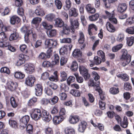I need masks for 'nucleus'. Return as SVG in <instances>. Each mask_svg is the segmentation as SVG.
Instances as JSON below:
<instances>
[{
	"label": "nucleus",
	"mask_w": 134,
	"mask_h": 134,
	"mask_svg": "<svg viewBox=\"0 0 134 134\" xmlns=\"http://www.w3.org/2000/svg\"><path fill=\"white\" fill-rule=\"evenodd\" d=\"M65 88H67L68 89V86H66L65 83H62L60 85V90L58 91V96L60 97V99L62 100H65L67 97L66 93L62 92V91L65 89Z\"/></svg>",
	"instance_id": "obj_1"
},
{
	"label": "nucleus",
	"mask_w": 134,
	"mask_h": 134,
	"mask_svg": "<svg viewBox=\"0 0 134 134\" xmlns=\"http://www.w3.org/2000/svg\"><path fill=\"white\" fill-rule=\"evenodd\" d=\"M42 112L41 113L40 109L36 108L32 110L31 116L33 119L37 120L42 117Z\"/></svg>",
	"instance_id": "obj_2"
},
{
	"label": "nucleus",
	"mask_w": 134,
	"mask_h": 134,
	"mask_svg": "<svg viewBox=\"0 0 134 134\" xmlns=\"http://www.w3.org/2000/svg\"><path fill=\"white\" fill-rule=\"evenodd\" d=\"M79 69L80 74L83 76L85 79H89L90 75L88 73V70L83 65H81L79 66Z\"/></svg>",
	"instance_id": "obj_3"
},
{
	"label": "nucleus",
	"mask_w": 134,
	"mask_h": 134,
	"mask_svg": "<svg viewBox=\"0 0 134 134\" xmlns=\"http://www.w3.org/2000/svg\"><path fill=\"white\" fill-rule=\"evenodd\" d=\"M100 83V82L99 81H97V83H95L94 82H93L92 83V86L96 87L95 90L99 93L100 99L101 100H103L104 99L105 95L103 94L102 91L99 86Z\"/></svg>",
	"instance_id": "obj_4"
},
{
	"label": "nucleus",
	"mask_w": 134,
	"mask_h": 134,
	"mask_svg": "<svg viewBox=\"0 0 134 134\" xmlns=\"http://www.w3.org/2000/svg\"><path fill=\"white\" fill-rule=\"evenodd\" d=\"M25 71L27 74H31L35 70V66L32 64L30 63H26L25 65Z\"/></svg>",
	"instance_id": "obj_5"
},
{
	"label": "nucleus",
	"mask_w": 134,
	"mask_h": 134,
	"mask_svg": "<svg viewBox=\"0 0 134 134\" xmlns=\"http://www.w3.org/2000/svg\"><path fill=\"white\" fill-rule=\"evenodd\" d=\"M35 80V78L34 76L32 75H29L26 78L25 83L27 85L32 86Z\"/></svg>",
	"instance_id": "obj_6"
},
{
	"label": "nucleus",
	"mask_w": 134,
	"mask_h": 134,
	"mask_svg": "<svg viewBox=\"0 0 134 134\" xmlns=\"http://www.w3.org/2000/svg\"><path fill=\"white\" fill-rule=\"evenodd\" d=\"M70 21L71 25L70 28L74 33V29H77L79 27V24L78 21L76 20H74L72 18L70 19Z\"/></svg>",
	"instance_id": "obj_7"
},
{
	"label": "nucleus",
	"mask_w": 134,
	"mask_h": 134,
	"mask_svg": "<svg viewBox=\"0 0 134 134\" xmlns=\"http://www.w3.org/2000/svg\"><path fill=\"white\" fill-rule=\"evenodd\" d=\"M131 57L130 55H129L126 57L123 58H120V60L121 61L122 65L125 66L131 62Z\"/></svg>",
	"instance_id": "obj_8"
},
{
	"label": "nucleus",
	"mask_w": 134,
	"mask_h": 134,
	"mask_svg": "<svg viewBox=\"0 0 134 134\" xmlns=\"http://www.w3.org/2000/svg\"><path fill=\"white\" fill-rule=\"evenodd\" d=\"M7 86L9 90L12 91H13L17 88V84L16 82H14L12 81H9L7 83Z\"/></svg>",
	"instance_id": "obj_9"
},
{
	"label": "nucleus",
	"mask_w": 134,
	"mask_h": 134,
	"mask_svg": "<svg viewBox=\"0 0 134 134\" xmlns=\"http://www.w3.org/2000/svg\"><path fill=\"white\" fill-rule=\"evenodd\" d=\"M42 117L43 119L46 122H48L50 121L52 119L51 115L49 114H47L46 110L42 111Z\"/></svg>",
	"instance_id": "obj_10"
},
{
	"label": "nucleus",
	"mask_w": 134,
	"mask_h": 134,
	"mask_svg": "<svg viewBox=\"0 0 134 134\" xmlns=\"http://www.w3.org/2000/svg\"><path fill=\"white\" fill-rule=\"evenodd\" d=\"M30 119L29 116L27 115L23 116L20 120V124L23 127L27 124Z\"/></svg>",
	"instance_id": "obj_11"
},
{
	"label": "nucleus",
	"mask_w": 134,
	"mask_h": 134,
	"mask_svg": "<svg viewBox=\"0 0 134 134\" xmlns=\"http://www.w3.org/2000/svg\"><path fill=\"white\" fill-rule=\"evenodd\" d=\"M42 88L41 85L38 84L36 85L35 87V94L36 96H41L42 93Z\"/></svg>",
	"instance_id": "obj_12"
},
{
	"label": "nucleus",
	"mask_w": 134,
	"mask_h": 134,
	"mask_svg": "<svg viewBox=\"0 0 134 134\" xmlns=\"http://www.w3.org/2000/svg\"><path fill=\"white\" fill-rule=\"evenodd\" d=\"M87 124L85 121H81L79 124L78 131L80 132H83L86 128Z\"/></svg>",
	"instance_id": "obj_13"
},
{
	"label": "nucleus",
	"mask_w": 134,
	"mask_h": 134,
	"mask_svg": "<svg viewBox=\"0 0 134 134\" xmlns=\"http://www.w3.org/2000/svg\"><path fill=\"white\" fill-rule=\"evenodd\" d=\"M55 26L57 27H61L65 25L64 22L60 18H57L55 20Z\"/></svg>",
	"instance_id": "obj_14"
},
{
	"label": "nucleus",
	"mask_w": 134,
	"mask_h": 134,
	"mask_svg": "<svg viewBox=\"0 0 134 134\" xmlns=\"http://www.w3.org/2000/svg\"><path fill=\"white\" fill-rule=\"evenodd\" d=\"M79 118L77 116H70L69 119V121L70 123L72 124H75L79 122Z\"/></svg>",
	"instance_id": "obj_15"
},
{
	"label": "nucleus",
	"mask_w": 134,
	"mask_h": 134,
	"mask_svg": "<svg viewBox=\"0 0 134 134\" xmlns=\"http://www.w3.org/2000/svg\"><path fill=\"white\" fill-rule=\"evenodd\" d=\"M127 6L125 3L119 4L117 8L118 11L120 12H123L127 9Z\"/></svg>",
	"instance_id": "obj_16"
},
{
	"label": "nucleus",
	"mask_w": 134,
	"mask_h": 134,
	"mask_svg": "<svg viewBox=\"0 0 134 134\" xmlns=\"http://www.w3.org/2000/svg\"><path fill=\"white\" fill-rule=\"evenodd\" d=\"M35 14L37 16H43L45 14V12L42 8L37 7L35 11Z\"/></svg>",
	"instance_id": "obj_17"
},
{
	"label": "nucleus",
	"mask_w": 134,
	"mask_h": 134,
	"mask_svg": "<svg viewBox=\"0 0 134 134\" xmlns=\"http://www.w3.org/2000/svg\"><path fill=\"white\" fill-rule=\"evenodd\" d=\"M20 19L18 16L14 15L10 18V22L11 24L14 25L15 23H18L20 22Z\"/></svg>",
	"instance_id": "obj_18"
},
{
	"label": "nucleus",
	"mask_w": 134,
	"mask_h": 134,
	"mask_svg": "<svg viewBox=\"0 0 134 134\" xmlns=\"http://www.w3.org/2000/svg\"><path fill=\"white\" fill-rule=\"evenodd\" d=\"M106 26L107 30L109 32H113L115 31V27L110 22H107Z\"/></svg>",
	"instance_id": "obj_19"
},
{
	"label": "nucleus",
	"mask_w": 134,
	"mask_h": 134,
	"mask_svg": "<svg viewBox=\"0 0 134 134\" xmlns=\"http://www.w3.org/2000/svg\"><path fill=\"white\" fill-rule=\"evenodd\" d=\"M86 9L87 11L89 13H94L95 12L94 8L92 7L91 4H89L86 5Z\"/></svg>",
	"instance_id": "obj_20"
},
{
	"label": "nucleus",
	"mask_w": 134,
	"mask_h": 134,
	"mask_svg": "<svg viewBox=\"0 0 134 134\" xmlns=\"http://www.w3.org/2000/svg\"><path fill=\"white\" fill-rule=\"evenodd\" d=\"M63 120L62 117L60 116H55L53 118V122L55 125L59 124Z\"/></svg>",
	"instance_id": "obj_21"
},
{
	"label": "nucleus",
	"mask_w": 134,
	"mask_h": 134,
	"mask_svg": "<svg viewBox=\"0 0 134 134\" xmlns=\"http://www.w3.org/2000/svg\"><path fill=\"white\" fill-rule=\"evenodd\" d=\"M92 75L94 78L95 81H96L95 82L93 80L92 81V82L91 83V85L92 86V83H93V82H94L95 83H97V81H99H99H98L100 78V76L95 71H93L92 72Z\"/></svg>",
	"instance_id": "obj_22"
},
{
	"label": "nucleus",
	"mask_w": 134,
	"mask_h": 134,
	"mask_svg": "<svg viewBox=\"0 0 134 134\" xmlns=\"http://www.w3.org/2000/svg\"><path fill=\"white\" fill-rule=\"evenodd\" d=\"M79 38L78 39V42L82 44L84 42L85 40V38L83 32L80 31L79 35Z\"/></svg>",
	"instance_id": "obj_23"
},
{
	"label": "nucleus",
	"mask_w": 134,
	"mask_h": 134,
	"mask_svg": "<svg viewBox=\"0 0 134 134\" xmlns=\"http://www.w3.org/2000/svg\"><path fill=\"white\" fill-rule=\"evenodd\" d=\"M19 37V35L16 32L11 34L10 36L9 39L10 41H12L17 40Z\"/></svg>",
	"instance_id": "obj_24"
},
{
	"label": "nucleus",
	"mask_w": 134,
	"mask_h": 134,
	"mask_svg": "<svg viewBox=\"0 0 134 134\" xmlns=\"http://www.w3.org/2000/svg\"><path fill=\"white\" fill-rule=\"evenodd\" d=\"M81 54L82 53L80 50L78 49L74 50L72 53L73 56L75 58H78L81 56Z\"/></svg>",
	"instance_id": "obj_25"
},
{
	"label": "nucleus",
	"mask_w": 134,
	"mask_h": 134,
	"mask_svg": "<svg viewBox=\"0 0 134 134\" xmlns=\"http://www.w3.org/2000/svg\"><path fill=\"white\" fill-rule=\"evenodd\" d=\"M127 43L129 46H132L133 43L134 38L133 37H127L126 38Z\"/></svg>",
	"instance_id": "obj_26"
},
{
	"label": "nucleus",
	"mask_w": 134,
	"mask_h": 134,
	"mask_svg": "<svg viewBox=\"0 0 134 134\" xmlns=\"http://www.w3.org/2000/svg\"><path fill=\"white\" fill-rule=\"evenodd\" d=\"M70 32V29L69 26L66 25H64L63 27L62 33L63 34L68 35Z\"/></svg>",
	"instance_id": "obj_27"
},
{
	"label": "nucleus",
	"mask_w": 134,
	"mask_h": 134,
	"mask_svg": "<svg viewBox=\"0 0 134 134\" xmlns=\"http://www.w3.org/2000/svg\"><path fill=\"white\" fill-rule=\"evenodd\" d=\"M60 76L62 78V79L60 80V81H64L66 80L67 77V74L65 71H61L60 72Z\"/></svg>",
	"instance_id": "obj_28"
},
{
	"label": "nucleus",
	"mask_w": 134,
	"mask_h": 134,
	"mask_svg": "<svg viewBox=\"0 0 134 134\" xmlns=\"http://www.w3.org/2000/svg\"><path fill=\"white\" fill-rule=\"evenodd\" d=\"M65 134H74L75 131L74 129L71 127H68L65 130Z\"/></svg>",
	"instance_id": "obj_29"
},
{
	"label": "nucleus",
	"mask_w": 134,
	"mask_h": 134,
	"mask_svg": "<svg viewBox=\"0 0 134 134\" xmlns=\"http://www.w3.org/2000/svg\"><path fill=\"white\" fill-rule=\"evenodd\" d=\"M78 68V65L76 61H73L71 65V69L72 70L76 71Z\"/></svg>",
	"instance_id": "obj_30"
},
{
	"label": "nucleus",
	"mask_w": 134,
	"mask_h": 134,
	"mask_svg": "<svg viewBox=\"0 0 134 134\" xmlns=\"http://www.w3.org/2000/svg\"><path fill=\"white\" fill-rule=\"evenodd\" d=\"M69 13L70 16H76L78 15L76 9L74 8H71L70 9Z\"/></svg>",
	"instance_id": "obj_31"
},
{
	"label": "nucleus",
	"mask_w": 134,
	"mask_h": 134,
	"mask_svg": "<svg viewBox=\"0 0 134 134\" xmlns=\"http://www.w3.org/2000/svg\"><path fill=\"white\" fill-rule=\"evenodd\" d=\"M7 39L6 35L3 32L0 33V42L1 43L5 41Z\"/></svg>",
	"instance_id": "obj_32"
},
{
	"label": "nucleus",
	"mask_w": 134,
	"mask_h": 134,
	"mask_svg": "<svg viewBox=\"0 0 134 134\" xmlns=\"http://www.w3.org/2000/svg\"><path fill=\"white\" fill-rule=\"evenodd\" d=\"M128 122L127 118L126 117H124L123 118V120L122 123H121V126L124 128H126L127 127Z\"/></svg>",
	"instance_id": "obj_33"
},
{
	"label": "nucleus",
	"mask_w": 134,
	"mask_h": 134,
	"mask_svg": "<svg viewBox=\"0 0 134 134\" xmlns=\"http://www.w3.org/2000/svg\"><path fill=\"white\" fill-rule=\"evenodd\" d=\"M125 35L124 34L121 33L118 34L117 36L116 40L119 42H121L124 39Z\"/></svg>",
	"instance_id": "obj_34"
},
{
	"label": "nucleus",
	"mask_w": 134,
	"mask_h": 134,
	"mask_svg": "<svg viewBox=\"0 0 134 134\" xmlns=\"http://www.w3.org/2000/svg\"><path fill=\"white\" fill-rule=\"evenodd\" d=\"M55 18L54 14H50L47 15L45 17V18L48 20L52 21H53Z\"/></svg>",
	"instance_id": "obj_35"
},
{
	"label": "nucleus",
	"mask_w": 134,
	"mask_h": 134,
	"mask_svg": "<svg viewBox=\"0 0 134 134\" xmlns=\"http://www.w3.org/2000/svg\"><path fill=\"white\" fill-rule=\"evenodd\" d=\"M117 76L121 78L124 81H128L129 79V76L126 74H122L118 75Z\"/></svg>",
	"instance_id": "obj_36"
},
{
	"label": "nucleus",
	"mask_w": 134,
	"mask_h": 134,
	"mask_svg": "<svg viewBox=\"0 0 134 134\" xmlns=\"http://www.w3.org/2000/svg\"><path fill=\"white\" fill-rule=\"evenodd\" d=\"M30 26H29L24 25L21 28V30L22 32L24 33H29L30 32Z\"/></svg>",
	"instance_id": "obj_37"
},
{
	"label": "nucleus",
	"mask_w": 134,
	"mask_h": 134,
	"mask_svg": "<svg viewBox=\"0 0 134 134\" xmlns=\"http://www.w3.org/2000/svg\"><path fill=\"white\" fill-rule=\"evenodd\" d=\"M74 75L76 78L77 82L79 83H82L83 82L84 80L82 77L79 76L78 74L77 73H75Z\"/></svg>",
	"instance_id": "obj_38"
},
{
	"label": "nucleus",
	"mask_w": 134,
	"mask_h": 134,
	"mask_svg": "<svg viewBox=\"0 0 134 134\" xmlns=\"http://www.w3.org/2000/svg\"><path fill=\"white\" fill-rule=\"evenodd\" d=\"M15 77L19 79H22L25 77V75L22 73L20 72H16L14 74Z\"/></svg>",
	"instance_id": "obj_39"
},
{
	"label": "nucleus",
	"mask_w": 134,
	"mask_h": 134,
	"mask_svg": "<svg viewBox=\"0 0 134 134\" xmlns=\"http://www.w3.org/2000/svg\"><path fill=\"white\" fill-rule=\"evenodd\" d=\"M33 128L32 125L28 124L26 128V132L29 134H32L33 133Z\"/></svg>",
	"instance_id": "obj_40"
},
{
	"label": "nucleus",
	"mask_w": 134,
	"mask_h": 134,
	"mask_svg": "<svg viewBox=\"0 0 134 134\" xmlns=\"http://www.w3.org/2000/svg\"><path fill=\"white\" fill-rule=\"evenodd\" d=\"M47 34L49 37L54 36L56 34V31L55 30H51L48 31Z\"/></svg>",
	"instance_id": "obj_41"
},
{
	"label": "nucleus",
	"mask_w": 134,
	"mask_h": 134,
	"mask_svg": "<svg viewBox=\"0 0 134 134\" xmlns=\"http://www.w3.org/2000/svg\"><path fill=\"white\" fill-rule=\"evenodd\" d=\"M99 15L97 13L95 14L94 15H92L89 16L90 20L91 21L96 20L99 17Z\"/></svg>",
	"instance_id": "obj_42"
},
{
	"label": "nucleus",
	"mask_w": 134,
	"mask_h": 134,
	"mask_svg": "<svg viewBox=\"0 0 134 134\" xmlns=\"http://www.w3.org/2000/svg\"><path fill=\"white\" fill-rule=\"evenodd\" d=\"M126 32L128 34L133 35L134 34V26L128 27L126 30Z\"/></svg>",
	"instance_id": "obj_43"
},
{
	"label": "nucleus",
	"mask_w": 134,
	"mask_h": 134,
	"mask_svg": "<svg viewBox=\"0 0 134 134\" xmlns=\"http://www.w3.org/2000/svg\"><path fill=\"white\" fill-rule=\"evenodd\" d=\"M122 46V44H120L115 46L113 47L112 49L113 51L114 52H117L121 48Z\"/></svg>",
	"instance_id": "obj_44"
},
{
	"label": "nucleus",
	"mask_w": 134,
	"mask_h": 134,
	"mask_svg": "<svg viewBox=\"0 0 134 134\" xmlns=\"http://www.w3.org/2000/svg\"><path fill=\"white\" fill-rule=\"evenodd\" d=\"M42 20L41 18L37 17L33 18L32 21V23L34 24H37L40 23Z\"/></svg>",
	"instance_id": "obj_45"
},
{
	"label": "nucleus",
	"mask_w": 134,
	"mask_h": 134,
	"mask_svg": "<svg viewBox=\"0 0 134 134\" xmlns=\"http://www.w3.org/2000/svg\"><path fill=\"white\" fill-rule=\"evenodd\" d=\"M55 3L58 9H61L62 5L60 1L59 0H55Z\"/></svg>",
	"instance_id": "obj_46"
},
{
	"label": "nucleus",
	"mask_w": 134,
	"mask_h": 134,
	"mask_svg": "<svg viewBox=\"0 0 134 134\" xmlns=\"http://www.w3.org/2000/svg\"><path fill=\"white\" fill-rule=\"evenodd\" d=\"M94 63L96 65L99 64L101 62V58L97 56H96L94 57Z\"/></svg>",
	"instance_id": "obj_47"
},
{
	"label": "nucleus",
	"mask_w": 134,
	"mask_h": 134,
	"mask_svg": "<svg viewBox=\"0 0 134 134\" xmlns=\"http://www.w3.org/2000/svg\"><path fill=\"white\" fill-rule=\"evenodd\" d=\"M97 54L99 56L101 57L103 62L105 61V55L103 51L101 50H99L97 52Z\"/></svg>",
	"instance_id": "obj_48"
},
{
	"label": "nucleus",
	"mask_w": 134,
	"mask_h": 134,
	"mask_svg": "<svg viewBox=\"0 0 134 134\" xmlns=\"http://www.w3.org/2000/svg\"><path fill=\"white\" fill-rule=\"evenodd\" d=\"M54 76H51L50 77H49V79L52 81H54L55 80L57 81L58 80V76L56 72H54Z\"/></svg>",
	"instance_id": "obj_49"
},
{
	"label": "nucleus",
	"mask_w": 134,
	"mask_h": 134,
	"mask_svg": "<svg viewBox=\"0 0 134 134\" xmlns=\"http://www.w3.org/2000/svg\"><path fill=\"white\" fill-rule=\"evenodd\" d=\"M110 92L113 94H117L119 92V89L114 87H112L110 90Z\"/></svg>",
	"instance_id": "obj_50"
},
{
	"label": "nucleus",
	"mask_w": 134,
	"mask_h": 134,
	"mask_svg": "<svg viewBox=\"0 0 134 134\" xmlns=\"http://www.w3.org/2000/svg\"><path fill=\"white\" fill-rule=\"evenodd\" d=\"M54 61H53V63H52V64L54 65L59 63V56L57 54L54 55Z\"/></svg>",
	"instance_id": "obj_51"
},
{
	"label": "nucleus",
	"mask_w": 134,
	"mask_h": 134,
	"mask_svg": "<svg viewBox=\"0 0 134 134\" xmlns=\"http://www.w3.org/2000/svg\"><path fill=\"white\" fill-rule=\"evenodd\" d=\"M9 123L10 126L12 127L15 128L17 127V124L15 121L12 120H9Z\"/></svg>",
	"instance_id": "obj_52"
},
{
	"label": "nucleus",
	"mask_w": 134,
	"mask_h": 134,
	"mask_svg": "<svg viewBox=\"0 0 134 134\" xmlns=\"http://www.w3.org/2000/svg\"><path fill=\"white\" fill-rule=\"evenodd\" d=\"M60 42L62 43H70L71 42V39L70 38H64L60 39Z\"/></svg>",
	"instance_id": "obj_53"
},
{
	"label": "nucleus",
	"mask_w": 134,
	"mask_h": 134,
	"mask_svg": "<svg viewBox=\"0 0 134 134\" xmlns=\"http://www.w3.org/2000/svg\"><path fill=\"white\" fill-rule=\"evenodd\" d=\"M28 58V56L24 55L23 54H20L18 57L19 59L24 61V62H25Z\"/></svg>",
	"instance_id": "obj_54"
},
{
	"label": "nucleus",
	"mask_w": 134,
	"mask_h": 134,
	"mask_svg": "<svg viewBox=\"0 0 134 134\" xmlns=\"http://www.w3.org/2000/svg\"><path fill=\"white\" fill-rule=\"evenodd\" d=\"M65 3L66 4L65 9L68 10L71 7V2L70 0H66Z\"/></svg>",
	"instance_id": "obj_55"
},
{
	"label": "nucleus",
	"mask_w": 134,
	"mask_h": 134,
	"mask_svg": "<svg viewBox=\"0 0 134 134\" xmlns=\"http://www.w3.org/2000/svg\"><path fill=\"white\" fill-rule=\"evenodd\" d=\"M58 99L59 98L57 96H54L51 99L50 104L52 105L58 102Z\"/></svg>",
	"instance_id": "obj_56"
},
{
	"label": "nucleus",
	"mask_w": 134,
	"mask_h": 134,
	"mask_svg": "<svg viewBox=\"0 0 134 134\" xmlns=\"http://www.w3.org/2000/svg\"><path fill=\"white\" fill-rule=\"evenodd\" d=\"M10 100L12 106L13 108L16 107L17 106V104L15 101L14 98L12 97L10 98Z\"/></svg>",
	"instance_id": "obj_57"
},
{
	"label": "nucleus",
	"mask_w": 134,
	"mask_h": 134,
	"mask_svg": "<svg viewBox=\"0 0 134 134\" xmlns=\"http://www.w3.org/2000/svg\"><path fill=\"white\" fill-rule=\"evenodd\" d=\"M42 25L44 28L49 30L52 28L53 26L51 25H49L47 24L46 22H43Z\"/></svg>",
	"instance_id": "obj_58"
},
{
	"label": "nucleus",
	"mask_w": 134,
	"mask_h": 134,
	"mask_svg": "<svg viewBox=\"0 0 134 134\" xmlns=\"http://www.w3.org/2000/svg\"><path fill=\"white\" fill-rule=\"evenodd\" d=\"M44 3L47 7H52L53 1L52 0H44Z\"/></svg>",
	"instance_id": "obj_59"
},
{
	"label": "nucleus",
	"mask_w": 134,
	"mask_h": 134,
	"mask_svg": "<svg viewBox=\"0 0 134 134\" xmlns=\"http://www.w3.org/2000/svg\"><path fill=\"white\" fill-rule=\"evenodd\" d=\"M37 99L35 97H33L30 99L28 102V105L29 106H31L36 102Z\"/></svg>",
	"instance_id": "obj_60"
},
{
	"label": "nucleus",
	"mask_w": 134,
	"mask_h": 134,
	"mask_svg": "<svg viewBox=\"0 0 134 134\" xmlns=\"http://www.w3.org/2000/svg\"><path fill=\"white\" fill-rule=\"evenodd\" d=\"M75 79L74 77L72 76H70L67 79V84L69 85H70L71 83L75 81Z\"/></svg>",
	"instance_id": "obj_61"
},
{
	"label": "nucleus",
	"mask_w": 134,
	"mask_h": 134,
	"mask_svg": "<svg viewBox=\"0 0 134 134\" xmlns=\"http://www.w3.org/2000/svg\"><path fill=\"white\" fill-rule=\"evenodd\" d=\"M41 103L44 105H46L48 103L50 104V100L47 98H43L41 100Z\"/></svg>",
	"instance_id": "obj_62"
},
{
	"label": "nucleus",
	"mask_w": 134,
	"mask_h": 134,
	"mask_svg": "<svg viewBox=\"0 0 134 134\" xmlns=\"http://www.w3.org/2000/svg\"><path fill=\"white\" fill-rule=\"evenodd\" d=\"M49 74L47 72H43L41 78L44 80H46L48 78Z\"/></svg>",
	"instance_id": "obj_63"
},
{
	"label": "nucleus",
	"mask_w": 134,
	"mask_h": 134,
	"mask_svg": "<svg viewBox=\"0 0 134 134\" xmlns=\"http://www.w3.org/2000/svg\"><path fill=\"white\" fill-rule=\"evenodd\" d=\"M124 87V89L127 90H131V84L128 82L125 83Z\"/></svg>",
	"instance_id": "obj_64"
}]
</instances>
